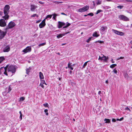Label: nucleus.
<instances>
[{
	"mask_svg": "<svg viewBox=\"0 0 132 132\" xmlns=\"http://www.w3.org/2000/svg\"><path fill=\"white\" fill-rule=\"evenodd\" d=\"M10 6L8 5H6L4 8V13L5 15L3 18L5 20H8L9 19V16L8 14L9 12Z\"/></svg>",
	"mask_w": 132,
	"mask_h": 132,
	"instance_id": "nucleus-1",
	"label": "nucleus"
},
{
	"mask_svg": "<svg viewBox=\"0 0 132 132\" xmlns=\"http://www.w3.org/2000/svg\"><path fill=\"white\" fill-rule=\"evenodd\" d=\"M6 66H7V69L8 72H10L12 73H14L15 72L16 69L17 68L16 66L13 65L9 66V65H7Z\"/></svg>",
	"mask_w": 132,
	"mask_h": 132,
	"instance_id": "nucleus-2",
	"label": "nucleus"
},
{
	"mask_svg": "<svg viewBox=\"0 0 132 132\" xmlns=\"http://www.w3.org/2000/svg\"><path fill=\"white\" fill-rule=\"evenodd\" d=\"M89 8V6L86 5L82 8L79 9L78 11L81 12H85L88 10Z\"/></svg>",
	"mask_w": 132,
	"mask_h": 132,
	"instance_id": "nucleus-3",
	"label": "nucleus"
},
{
	"mask_svg": "<svg viewBox=\"0 0 132 132\" xmlns=\"http://www.w3.org/2000/svg\"><path fill=\"white\" fill-rule=\"evenodd\" d=\"M15 24L14 22L12 21H11L8 24V28L7 27L6 28V30H7L9 29V28H12L13 27L15 26Z\"/></svg>",
	"mask_w": 132,
	"mask_h": 132,
	"instance_id": "nucleus-4",
	"label": "nucleus"
},
{
	"mask_svg": "<svg viewBox=\"0 0 132 132\" xmlns=\"http://www.w3.org/2000/svg\"><path fill=\"white\" fill-rule=\"evenodd\" d=\"M31 48L30 46H28L25 49H24L22 52L24 53L30 52L31 51Z\"/></svg>",
	"mask_w": 132,
	"mask_h": 132,
	"instance_id": "nucleus-5",
	"label": "nucleus"
},
{
	"mask_svg": "<svg viewBox=\"0 0 132 132\" xmlns=\"http://www.w3.org/2000/svg\"><path fill=\"white\" fill-rule=\"evenodd\" d=\"M112 31L115 34L120 36H123L124 35V33L122 32L119 31L117 30L112 29Z\"/></svg>",
	"mask_w": 132,
	"mask_h": 132,
	"instance_id": "nucleus-6",
	"label": "nucleus"
},
{
	"mask_svg": "<svg viewBox=\"0 0 132 132\" xmlns=\"http://www.w3.org/2000/svg\"><path fill=\"white\" fill-rule=\"evenodd\" d=\"M119 17L120 19L123 20L124 21H126L129 20L128 19L127 17L123 15H120Z\"/></svg>",
	"mask_w": 132,
	"mask_h": 132,
	"instance_id": "nucleus-7",
	"label": "nucleus"
},
{
	"mask_svg": "<svg viewBox=\"0 0 132 132\" xmlns=\"http://www.w3.org/2000/svg\"><path fill=\"white\" fill-rule=\"evenodd\" d=\"M5 19H1L0 20V26L1 27H4L6 25V23Z\"/></svg>",
	"mask_w": 132,
	"mask_h": 132,
	"instance_id": "nucleus-8",
	"label": "nucleus"
},
{
	"mask_svg": "<svg viewBox=\"0 0 132 132\" xmlns=\"http://www.w3.org/2000/svg\"><path fill=\"white\" fill-rule=\"evenodd\" d=\"M6 32H4L0 30V39H2L6 35Z\"/></svg>",
	"mask_w": 132,
	"mask_h": 132,
	"instance_id": "nucleus-9",
	"label": "nucleus"
},
{
	"mask_svg": "<svg viewBox=\"0 0 132 132\" xmlns=\"http://www.w3.org/2000/svg\"><path fill=\"white\" fill-rule=\"evenodd\" d=\"M58 27L59 28H61L62 26L64 25L65 23L63 22L59 21L58 22Z\"/></svg>",
	"mask_w": 132,
	"mask_h": 132,
	"instance_id": "nucleus-10",
	"label": "nucleus"
},
{
	"mask_svg": "<svg viewBox=\"0 0 132 132\" xmlns=\"http://www.w3.org/2000/svg\"><path fill=\"white\" fill-rule=\"evenodd\" d=\"M37 8V6L31 4L30 5V10L32 11H34L36 8Z\"/></svg>",
	"mask_w": 132,
	"mask_h": 132,
	"instance_id": "nucleus-11",
	"label": "nucleus"
},
{
	"mask_svg": "<svg viewBox=\"0 0 132 132\" xmlns=\"http://www.w3.org/2000/svg\"><path fill=\"white\" fill-rule=\"evenodd\" d=\"M10 50V48L9 46H6L3 49V51L4 52H8Z\"/></svg>",
	"mask_w": 132,
	"mask_h": 132,
	"instance_id": "nucleus-12",
	"label": "nucleus"
},
{
	"mask_svg": "<svg viewBox=\"0 0 132 132\" xmlns=\"http://www.w3.org/2000/svg\"><path fill=\"white\" fill-rule=\"evenodd\" d=\"M74 64L71 65L70 63H68V67L69 69H70L71 70H73V66Z\"/></svg>",
	"mask_w": 132,
	"mask_h": 132,
	"instance_id": "nucleus-13",
	"label": "nucleus"
},
{
	"mask_svg": "<svg viewBox=\"0 0 132 132\" xmlns=\"http://www.w3.org/2000/svg\"><path fill=\"white\" fill-rule=\"evenodd\" d=\"M108 58H98V60L99 61H101L102 62H106Z\"/></svg>",
	"mask_w": 132,
	"mask_h": 132,
	"instance_id": "nucleus-14",
	"label": "nucleus"
},
{
	"mask_svg": "<svg viewBox=\"0 0 132 132\" xmlns=\"http://www.w3.org/2000/svg\"><path fill=\"white\" fill-rule=\"evenodd\" d=\"M46 24L45 22H44V23L41 22L39 24V27L40 28H42Z\"/></svg>",
	"mask_w": 132,
	"mask_h": 132,
	"instance_id": "nucleus-15",
	"label": "nucleus"
},
{
	"mask_svg": "<svg viewBox=\"0 0 132 132\" xmlns=\"http://www.w3.org/2000/svg\"><path fill=\"white\" fill-rule=\"evenodd\" d=\"M7 66H6L4 68V71L3 72L4 74L6 75V76L8 75L7 74Z\"/></svg>",
	"mask_w": 132,
	"mask_h": 132,
	"instance_id": "nucleus-16",
	"label": "nucleus"
},
{
	"mask_svg": "<svg viewBox=\"0 0 132 132\" xmlns=\"http://www.w3.org/2000/svg\"><path fill=\"white\" fill-rule=\"evenodd\" d=\"M98 33L97 31H95L94 32L93 34V36L94 37H97L99 36V35L98 34H97Z\"/></svg>",
	"mask_w": 132,
	"mask_h": 132,
	"instance_id": "nucleus-17",
	"label": "nucleus"
},
{
	"mask_svg": "<svg viewBox=\"0 0 132 132\" xmlns=\"http://www.w3.org/2000/svg\"><path fill=\"white\" fill-rule=\"evenodd\" d=\"M39 77L40 79H43L44 77L43 75L41 72H40L39 73Z\"/></svg>",
	"mask_w": 132,
	"mask_h": 132,
	"instance_id": "nucleus-18",
	"label": "nucleus"
},
{
	"mask_svg": "<svg viewBox=\"0 0 132 132\" xmlns=\"http://www.w3.org/2000/svg\"><path fill=\"white\" fill-rule=\"evenodd\" d=\"M107 28L106 27H101V28L100 30L102 32H103L105 31V30Z\"/></svg>",
	"mask_w": 132,
	"mask_h": 132,
	"instance_id": "nucleus-19",
	"label": "nucleus"
},
{
	"mask_svg": "<svg viewBox=\"0 0 132 132\" xmlns=\"http://www.w3.org/2000/svg\"><path fill=\"white\" fill-rule=\"evenodd\" d=\"M31 68L30 67L28 69H27L26 70V73L28 75L30 70H31Z\"/></svg>",
	"mask_w": 132,
	"mask_h": 132,
	"instance_id": "nucleus-20",
	"label": "nucleus"
},
{
	"mask_svg": "<svg viewBox=\"0 0 132 132\" xmlns=\"http://www.w3.org/2000/svg\"><path fill=\"white\" fill-rule=\"evenodd\" d=\"M52 15H48L46 16L45 19H47V20H48V18L51 19L52 16Z\"/></svg>",
	"mask_w": 132,
	"mask_h": 132,
	"instance_id": "nucleus-21",
	"label": "nucleus"
},
{
	"mask_svg": "<svg viewBox=\"0 0 132 132\" xmlns=\"http://www.w3.org/2000/svg\"><path fill=\"white\" fill-rule=\"evenodd\" d=\"M53 15V19H54V20H55L56 19V16H58V15L56 13H54L52 15Z\"/></svg>",
	"mask_w": 132,
	"mask_h": 132,
	"instance_id": "nucleus-22",
	"label": "nucleus"
},
{
	"mask_svg": "<svg viewBox=\"0 0 132 132\" xmlns=\"http://www.w3.org/2000/svg\"><path fill=\"white\" fill-rule=\"evenodd\" d=\"M41 81V83L40 84H45L46 85H47V84L45 82V81L44 80H43L42 79H40Z\"/></svg>",
	"mask_w": 132,
	"mask_h": 132,
	"instance_id": "nucleus-23",
	"label": "nucleus"
},
{
	"mask_svg": "<svg viewBox=\"0 0 132 132\" xmlns=\"http://www.w3.org/2000/svg\"><path fill=\"white\" fill-rule=\"evenodd\" d=\"M104 121H106L105 123H108L110 122V120L109 119H104Z\"/></svg>",
	"mask_w": 132,
	"mask_h": 132,
	"instance_id": "nucleus-24",
	"label": "nucleus"
},
{
	"mask_svg": "<svg viewBox=\"0 0 132 132\" xmlns=\"http://www.w3.org/2000/svg\"><path fill=\"white\" fill-rule=\"evenodd\" d=\"M102 1L101 0H97L96 1L97 5H100L101 4Z\"/></svg>",
	"mask_w": 132,
	"mask_h": 132,
	"instance_id": "nucleus-25",
	"label": "nucleus"
},
{
	"mask_svg": "<svg viewBox=\"0 0 132 132\" xmlns=\"http://www.w3.org/2000/svg\"><path fill=\"white\" fill-rule=\"evenodd\" d=\"M4 70V68L3 67L1 68H0V73H1V74L2 72H3Z\"/></svg>",
	"mask_w": 132,
	"mask_h": 132,
	"instance_id": "nucleus-26",
	"label": "nucleus"
},
{
	"mask_svg": "<svg viewBox=\"0 0 132 132\" xmlns=\"http://www.w3.org/2000/svg\"><path fill=\"white\" fill-rule=\"evenodd\" d=\"M63 36V35L62 34H60L57 36V37L58 38H60L62 37V36Z\"/></svg>",
	"mask_w": 132,
	"mask_h": 132,
	"instance_id": "nucleus-27",
	"label": "nucleus"
},
{
	"mask_svg": "<svg viewBox=\"0 0 132 132\" xmlns=\"http://www.w3.org/2000/svg\"><path fill=\"white\" fill-rule=\"evenodd\" d=\"M116 65H117L116 64H113L110 65V67L111 68H113Z\"/></svg>",
	"mask_w": 132,
	"mask_h": 132,
	"instance_id": "nucleus-28",
	"label": "nucleus"
},
{
	"mask_svg": "<svg viewBox=\"0 0 132 132\" xmlns=\"http://www.w3.org/2000/svg\"><path fill=\"white\" fill-rule=\"evenodd\" d=\"M25 99V98L23 97H22L20 98V101H24Z\"/></svg>",
	"mask_w": 132,
	"mask_h": 132,
	"instance_id": "nucleus-29",
	"label": "nucleus"
},
{
	"mask_svg": "<svg viewBox=\"0 0 132 132\" xmlns=\"http://www.w3.org/2000/svg\"><path fill=\"white\" fill-rule=\"evenodd\" d=\"M67 24L66 26L64 27H63V28H66L70 26V24L68 23V22H67Z\"/></svg>",
	"mask_w": 132,
	"mask_h": 132,
	"instance_id": "nucleus-30",
	"label": "nucleus"
},
{
	"mask_svg": "<svg viewBox=\"0 0 132 132\" xmlns=\"http://www.w3.org/2000/svg\"><path fill=\"white\" fill-rule=\"evenodd\" d=\"M123 6L122 5H119L117 6V7L118 9H122L123 7Z\"/></svg>",
	"mask_w": 132,
	"mask_h": 132,
	"instance_id": "nucleus-31",
	"label": "nucleus"
},
{
	"mask_svg": "<svg viewBox=\"0 0 132 132\" xmlns=\"http://www.w3.org/2000/svg\"><path fill=\"white\" fill-rule=\"evenodd\" d=\"M45 44H46V43H42V44H39V45L38 46H39V47H40V46H43Z\"/></svg>",
	"mask_w": 132,
	"mask_h": 132,
	"instance_id": "nucleus-32",
	"label": "nucleus"
},
{
	"mask_svg": "<svg viewBox=\"0 0 132 132\" xmlns=\"http://www.w3.org/2000/svg\"><path fill=\"white\" fill-rule=\"evenodd\" d=\"M48 111V110L47 109H45L44 111V112L45 113H46V115H48V113L47 112Z\"/></svg>",
	"mask_w": 132,
	"mask_h": 132,
	"instance_id": "nucleus-33",
	"label": "nucleus"
},
{
	"mask_svg": "<svg viewBox=\"0 0 132 132\" xmlns=\"http://www.w3.org/2000/svg\"><path fill=\"white\" fill-rule=\"evenodd\" d=\"M43 105L45 107H48V104L47 103H46L45 104H43Z\"/></svg>",
	"mask_w": 132,
	"mask_h": 132,
	"instance_id": "nucleus-34",
	"label": "nucleus"
},
{
	"mask_svg": "<svg viewBox=\"0 0 132 132\" xmlns=\"http://www.w3.org/2000/svg\"><path fill=\"white\" fill-rule=\"evenodd\" d=\"M89 61H87L86 62H85L84 63V65H83V67L84 68L86 66V65H87V62H88Z\"/></svg>",
	"mask_w": 132,
	"mask_h": 132,
	"instance_id": "nucleus-35",
	"label": "nucleus"
},
{
	"mask_svg": "<svg viewBox=\"0 0 132 132\" xmlns=\"http://www.w3.org/2000/svg\"><path fill=\"white\" fill-rule=\"evenodd\" d=\"M102 11L101 10H98L96 12V14H97Z\"/></svg>",
	"mask_w": 132,
	"mask_h": 132,
	"instance_id": "nucleus-36",
	"label": "nucleus"
},
{
	"mask_svg": "<svg viewBox=\"0 0 132 132\" xmlns=\"http://www.w3.org/2000/svg\"><path fill=\"white\" fill-rule=\"evenodd\" d=\"M123 119V117H122V118H120V119H119L118 118H117L116 119V120L117 121H121V120H122Z\"/></svg>",
	"mask_w": 132,
	"mask_h": 132,
	"instance_id": "nucleus-37",
	"label": "nucleus"
},
{
	"mask_svg": "<svg viewBox=\"0 0 132 132\" xmlns=\"http://www.w3.org/2000/svg\"><path fill=\"white\" fill-rule=\"evenodd\" d=\"M36 16L37 17H38V15H37L36 14H34L32 15L31 16V17H34L35 16Z\"/></svg>",
	"mask_w": 132,
	"mask_h": 132,
	"instance_id": "nucleus-38",
	"label": "nucleus"
},
{
	"mask_svg": "<svg viewBox=\"0 0 132 132\" xmlns=\"http://www.w3.org/2000/svg\"><path fill=\"white\" fill-rule=\"evenodd\" d=\"M113 72H114L115 74L117 73V70L116 69H114L113 71Z\"/></svg>",
	"mask_w": 132,
	"mask_h": 132,
	"instance_id": "nucleus-39",
	"label": "nucleus"
},
{
	"mask_svg": "<svg viewBox=\"0 0 132 132\" xmlns=\"http://www.w3.org/2000/svg\"><path fill=\"white\" fill-rule=\"evenodd\" d=\"M87 15H90L91 16H93L94 15V14L93 13H88L87 14Z\"/></svg>",
	"mask_w": 132,
	"mask_h": 132,
	"instance_id": "nucleus-40",
	"label": "nucleus"
},
{
	"mask_svg": "<svg viewBox=\"0 0 132 132\" xmlns=\"http://www.w3.org/2000/svg\"><path fill=\"white\" fill-rule=\"evenodd\" d=\"M92 38V37H89L88 39L86 40V42H89L90 40H91V38Z\"/></svg>",
	"mask_w": 132,
	"mask_h": 132,
	"instance_id": "nucleus-41",
	"label": "nucleus"
},
{
	"mask_svg": "<svg viewBox=\"0 0 132 132\" xmlns=\"http://www.w3.org/2000/svg\"><path fill=\"white\" fill-rule=\"evenodd\" d=\"M5 58H0V63H1L4 60H5Z\"/></svg>",
	"mask_w": 132,
	"mask_h": 132,
	"instance_id": "nucleus-42",
	"label": "nucleus"
},
{
	"mask_svg": "<svg viewBox=\"0 0 132 132\" xmlns=\"http://www.w3.org/2000/svg\"><path fill=\"white\" fill-rule=\"evenodd\" d=\"M54 3H55L56 4H59V3H61L62 2H57V1H55L54 2Z\"/></svg>",
	"mask_w": 132,
	"mask_h": 132,
	"instance_id": "nucleus-43",
	"label": "nucleus"
},
{
	"mask_svg": "<svg viewBox=\"0 0 132 132\" xmlns=\"http://www.w3.org/2000/svg\"><path fill=\"white\" fill-rule=\"evenodd\" d=\"M125 110H129V111H130L129 109V108H128V107L125 108Z\"/></svg>",
	"mask_w": 132,
	"mask_h": 132,
	"instance_id": "nucleus-44",
	"label": "nucleus"
},
{
	"mask_svg": "<svg viewBox=\"0 0 132 132\" xmlns=\"http://www.w3.org/2000/svg\"><path fill=\"white\" fill-rule=\"evenodd\" d=\"M44 84H40V86L43 88H44V86L43 85Z\"/></svg>",
	"mask_w": 132,
	"mask_h": 132,
	"instance_id": "nucleus-45",
	"label": "nucleus"
},
{
	"mask_svg": "<svg viewBox=\"0 0 132 132\" xmlns=\"http://www.w3.org/2000/svg\"><path fill=\"white\" fill-rule=\"evenodd\" d=\"M22 114L20 115V119L21 120H22Z\"/></svg>",
	"mask_w": 132,
	"mask_h": 132,
	"instance_id": "nucleus-46",
	"label": "nucleus"
},
{
	"mask_svg": "<svg viewBox=\"0 0 132 132\" xmlns=\"http://www.w3.org/2000/svg\"><path fill=\"white\" fill-rule=\"evenodd\" d=\"M125 78H127L128 77V75L127 74H125Z\"/></svg>",
	"mask_w": 132,
	"mask_h": 132,
	"instance_id": "nucleus-47",
	"label": "nucleus"
},
{
	"mask_svg": "<svg viewBox=\"0 0 132 132\" xmlns=\"http://www.w3.org/2000/svg\"><path fill=\"white\" fill-rule=\"evenodd\" d=\"M69 33V31L68 32L65 33L63 34H62L63 35V36H64Z\"/></svg>",
	"mask_w": 132,
	"mask_h": 132,
	"instance_id": "nucleus-48",
	"label": "nucleus"
},
{
	"mask_svg": "<svg viewBox=\"0 0 132 132\" xmlns=\"http://www.w3.org/2000/svg\"><path fill=\"white\" fill-rule=\"evenodd\" d=\"M98 42H99L100 43H103V41H101V40H99V41H98Z\"/></svg>",
	"mask_w": 132,
	"mask_h": 132,
	"instance_id": "nucleus-49",
	"label": "nucleus"
},
{
	"mask_svg": "<svg viewBox=\"0 0 132 132\" xmlns=\"http://www.w3.org/2000/svg\"><path fill=\"white\" fill-rule=\"evenodd\" d=\"M128 2H132V0H126Z\"/></svg>",
	"mask_w": 132,
	"mask_h": 132,
	"instance_id": "nucleus-50",
	"label": "nucleus"
},
{
	"mask_svg": "<svg viewBox=\"0 0 132 132\" xmlns=\"http://www.w3.org/2000/svg\"><path fill=\"white\" fill-rule=\"evenodd\" d=\"M112 121L113 122H115L116 121V119H115L113 118L112 119Z\"/></svg>",
	"mask_w": 132,
	"mask_h": 132,
	"instance_id": "nucleus-51",
	"label": "nucleus"
},
{
	"mask_svg": "<svg viewBox=\"0 0 132 132\" xmlns=\"http://www.w3.org/2000/svg\"><path fill=\"white\" fill-rule=\"evenodd\" d=\"M61 14H62V15H67V14H65V13H61Z\"/></svg>",
	"mask_w": 132,
	"mask_h": 132,
	"instance_id": "nucleus-52",
	"label": "nucleus"
},
{
	"mask_svg": "<svg viewBox=\"0 0 132 132\" xmlns=\"http://www.w3.org/2000/svg\"><path fill=\"white\" fill-rule=\"evenodd\" d=\"M103 7L104 8V9H106H106H108V8H109V6H106V7Z\"/></svg>",
	"mask_w": 132,
	"mask_h": 132,
	"instance_id": "nucleus-53",
	"label": "nucleus"
},
{
	"mask_svg": "<svg viewBox=\"0 0 132 132\" xmlns=\"http://www.w3.org/2000/svg\"><path fill=\"white\" fill-rule=\"evenodd\" d=\"M39 3L41 4H44V3L41 1H39Z\"/></svg>",
	"mask_w": 132,
	"mask_h": 132,
	"instance_id": "nucleus-54",
	"label": "nucleus"
},
{
	"mask_svg": "<svg viewBox=\"0 0 132 132\" xmlns=\"http://www.w3.org/2000/svg\"><path fill=\"white\" fill-rule=\"evenodd\" d=\"M45 18L43 20V21H42V22H43V23H44V22H45Z\"/></svg>",
	"mask_w": 132,
	"mask_h": 132,
	"instance_id": "nucleus-55",
	"label": "nucleus"
},
{
	"mask_svg": "<svg viewBox=\"0 0 132 132\" xmlns=\"http://www.w3.org/2000/svg\"><path fill=\"white\" fill-rule=\"evenodd\" d=\"M129 44H131V45H132V41H131L129 42Z\"/></svg>",
	"mask_w": 132,
	"mask_h": 132,
	"instance_id": "nucleus-56",
	"label": "nucleus"
},
{
	"mask_svg": "<svg viewBox=\"0 0 132 132\" xmlns=\"http://www.w3.org/2000/svg\"><path fill=\"white\" fill-rule=\"evenodd\" d=\"M111 61L113 63H114V61H113V59H112L111 60Z\"/></svg>",
	"mask_w": 132,
	"mask_h": 132,
	"instance_id": "nucleus-57",
	"label": "nucleus"
},
{
	"mask_svg": "<svg viewBox=\"0 0 132 132\" xmlns=\"http://www.w3.org/2000/svg\"><path fill=\"white\" fill-rule=\"evenodd\" d=\"M99 58H106V57L105 56H104V57H100V56H99Z\"/></svg>",
	"mask_w": 132,
	"mask_h": 132,
	"instance_id": "nucleus-58",
	"label": "nucleus"
},
{
	"mask_svg": "<svg viewBox=\"0 0 132 132\" xmlns=\"http://www.w3.org/2000/svg\"><path fill=\"white\" fill-rule=\"evenodd\" d=\"M101 91H99L98 92V94H99V95H100V94H101Z\"/></svg>",
	"mask_w": 132,
	"mask_h": 132,
	"instance_id": "nucleus-59",
	"label": "nucleus"
},
{
	"mask_svg": "<svg viewBox=\"0 0 132 132\" xmlns=\"http://www.w3.org/2000/svg\"><path fill=\"white\" fill-rule=\"evenodd\" d=\"M3 12L1 11H0V15H1L3 14Z\"/></svg>",
	"mask_w": 132,
	"mask_h": 132,
	"instance_id": "nucleus-60",
	"label": "nucleus"
},
{
	"mask_svg": "<svg viewBox=\"0 0 132 132\" xmlns=\"http://www.w3.org/2000/svg\"><path fill=\"white\" fill-rule=\"evenodd\" d=\"M72 73V71H70L69 72V73L70 74H71Z\"/></svg>",
	"mask_w": 132,
	"mask_h": 132,
	"instance_id": "nucleus-61",
	"label": "nucleus"
},
{
	"mask_svg": "<svg viewBox=\"0 0 132 132\" xmlns=\"http://www.w3.org/2000/svg\"><path fill=\"white\" fill-rule=\"evenodd\" d=\"M93 5H94V6H95V3H94V1H93Z\"/></svg>",
	"mask_w": 132,
	"mask_h": 132,
	"instance_id": "nucleus-62",
	"label": "nucleus"
},
{
	"mask_svg": "<svg viewBox=\"0 0 132 132\" xmlns=\"http://www.w3.org/2000/svg\"><path fill=\"white\" fill-rule=\"evenodd\" d=\"M105 82L106 83L108 84V81L107 80H106L105 81Z\"/></svg>",
	"mask_w": 132,
	"mask_h": 132,
	"instance_id": "nucleus-63",
	"label": "nucleus"
},
{
	"mask_svg": "<svg viewBox=\"0 0 132 132\" xmlns=\"http://www.w3.org/2000/svg\"><path fill=\"white\" fill-rule=\"evenodd\" d=\"M40 21H38L36 22V23H38L40 22Z\"/></svg>",
	"mask_w": 132,
	"mask_h": 132,
	"instance_id": "nucleus-64",
	"label": "nucleus"
}]
</instances>
